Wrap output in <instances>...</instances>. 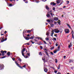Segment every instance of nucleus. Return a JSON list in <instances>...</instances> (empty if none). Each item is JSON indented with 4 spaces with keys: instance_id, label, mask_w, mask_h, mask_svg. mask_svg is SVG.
<instances>
[{
    "instance_id": "1",
    "label": "nucleus",
    "mask_w": 74,
    "mask_h": 74,
    "mask_svg": "<svg viewBox=\"0 0 74 74\" xmlns=\"http://www.w3.org/2000/svg\"><path fill=\"white\" fill-rule=\"evenodd\" d=\"M4 69V65L3 64H0V70H3Z\"/></svg>"
},
{
    "instance_id": "2",
    "label": "nucleus",
    "mask_w": 74,
    "mask_h": 74,
    "mask_svg": "<svg viewBox=\"0 0 74 74\" xmlns=\"http://www.w3.org/2000/svg\"><path fill=\"white\" fill-rule=\"evenodd\" d=\"M54 32L56 33H59V30L58 29H54Z\"/></svg>"
},
{
    "instance_id": "3",
    "label": "nucleus",
    "mask_w": 74,
    "mask_h": 74,
    "mask_svg": "<svg viewBox=\"0 0 74 74\" xmlns=\"http://www.w3.org/2000/svg\"><path fill=\"white\" fill-rule=\"evenodd\" d=\"M64 32L66 34L69 33V29H64Z\"/></svg>"
},
{
    "instance_id": "4",
    "label": "nucleus",
    "mask_w": 74,
    "mask_h": 74,
    "mask_svg": "<svg viewBox=\"0 0 74 74\" xmlns=\"http://www.w3.org/2000/svg\"><path fill=\"white\" fill-rule=\"evenodd\" d=\"M15 63L16 64V65L18 66V67H20L21 68V69H23V67H21V66H19V64L18 63H17V62H15Z\"/></svg>"
},
{
    "instance_id": "5",
    "label": "nucleus",
    "mask_w": 74,
    "mask_h": 74,
    "mask_svg": "<svg viewBox=\"0 0 74 74\" xmlns=\"http://www.w3.org/2000/svg\"><path fill=\"white\" fill-rule=\"evenodd\" d=\"M22 53V55L23 56V57L25 58H28V56H25V55H24V53Z\"/></svg>"
},
{
    "instance_id": "6",
    "label": "nucleus",
    "mask_w": 74,
    "mask_h": 74,
    "mask_svg": "<svg viewBox=\"0 0 74 74\" xmlns=\"http://www.w3.org/2000/svg\"><path fill=\"white\" fill-rule=\"evenodd\" d=\"M58 19V18L57 17H55L54 18V20L55 21H57Z\"/></svg>"
},
{
    "instance_id": "7",
    "label": "nucleus",
    "mask_w": 74,
    "mask_h": 74,
    "mask_svg": "<svg viewBox=\"0 0 74 74\" xmlns=\"http://www.w3.org/2000/svg\"><path fill=\"white\" fill-rule=\"evenodd\" d=\"M56 3L54 2H51L50 3L51 5H53L55 6L56 5Z\"/></svg>"
},
{
    "instance_id": "8",
    "label": "nucleus",
    "mask_w": 74,
    "mask_h": 74,
    "mask_svg": "<svg viewBox=\"0 0 74 74\" xmlns=\"http://www.w3.org/2000/svg\"><path fill=\"white\" fill-rule=\"evenodd\" d=\"M24 31L25 30H24L23 32V35L24 37H25L24 35H26V32Z\"/></svg>"
},
{
    "instance_id": "9",
    "label": "nucleus",
    "mask_w": 74,
    "mask_h": 74,
    "mask_svg": "<svg viewBox=\"0 0 74 74\" xmlns=\"http://www.w3.org/2000/svg\"><path fill=\"white\" fill-rule=\"evenodd\" d=\"M1 53L2 54V56H4L5 54H4V52L3 51H1Z\"/></svg>"
},
{
    "instance_id": "10",
    "label": "nucleus",
    "mask_w": 74,
    "mask_h": 74,
    "mask_svg": "<svg viewBox=\"0 0 74 74\" xmlns=\"http://www.w3.org/2000/svg\"><path fill=\"white\" fill-rule=\"evenodd\" d=\"M24 37V38H25V39L26 40H29V39H30V38H29L28 37L25 36Z\"/></svg>"
},
{
    "instance_id": "11",
    "label": "nucleus",
    "mask_w": 74,
    "mask_h": 74,
    "mask_svg": "<svg viewBox=\"0 0 74 74\" xmlns=\"http://www.w3.org/2000/svg\"><path fill=\"white\" fill-rule=\"evenodd\" d=\"M7 40V38H6L5 39V40L3 39V40H1V42H4V41H6V40Z\"/></svg>"
},
{
    "instance_id": "12",
    "label": "nucleus",
    "mask_w": 74,
    "mask_h": 74,
    "mask_svg": "<svg viewBox=\"0 0 74 74\" xmlns=\"http://www.w3.org/2000/svg\"><path fill=\"white\" fill-rule=\"evenodd\" d=\"M60 0H58L56 1V3L57 4V5L59 3H60Z\"/></svg>"
},
{
    "instance_id": "13",
    "label": "nucleus",
    "mask_w": 74,
    "mask_h": 74,
    "mask_svg": "<svg viewBox=\"0 0 74 74\" xmlns=\"http://www.w3.org/2000/svg\"><path fill=\"white\" fill-rule=\"evenodd\" d=\"M45 7L46 10H49V8L48 7V5H47Z\"/></svg>"
},
{
    "instance_id": "14",
    "label": "nucleus",
    "mask_w": 74,
    "mask_h": 74,
    "mask_svg": "<svg viewBox=\"0 0 74 74\" xmlns=\"http://www.w3.org/2000/svg\"><path fill=\"white\" fill-rule=\"evenodd\" d=\"M18 61H19V62H21V59L20 58H19L17 60V61H15L16 62H17V63H19L18 62Z\"/></svg>"
},
{
    "instance_id": "15",
    "label": "nucleus",
    "mask_w": 74,
    "mask_h": 74,
    "mask_svg": "<svg viewBox=\"0 0 74 74\" xmlns=\"http://www.w3.org/2000/svg\"><path fill=\"white\" fill-rule=\"evenodd\" d=\"M25 51V48H23V50L21 51V53H23Z\"/></svg>"
},
{
    "instance_id": "16",
    "label": "nucleus",
    "mask_w": 74,
    "mask_h": 74,
    "mask_svg": "<svg viewBox=\"0 0 74 74\" xmlns=\"http://www.w3.org/2000/svg\"><path fill=\"white\" fill-rule=\"evenodd\" d=\"M60 64H59L58 65V67H57V69L58 70H59L60 69Z\"/></svg>"
},
{
    "instance_id": "17",
    "label": "nucleus",
    "mask_w": 74,
    "mask_h": 74,
    "mask_svg": "<svg viewBox=\"0 0 74 74\" xmlns=\"http://www.w3.org/2000/svg\"><path fill=\"white\" fill-rule=\"evenodd\" d=\"M45 52L47 56H49V54H48V52L47 51H45Z\"/></svg>"
},
{
    "instance_id": "18",
    "label": "nucleus",
    "mask_w": 74,
    "mask_h": 74,
    "mask_svg": "<svg viewBox=\"0 0 74 74\" xmlns=\"http://www.w3.org/2000/svg\"><path fill=\"white\" fill-rule=\"evenodd\" d=\"M69 61L70 63H71V62H74V60H69Z\"/></svg>"
},
{
    "instance_id": "19",
    "label": "nucleus",
    "mask_w": 74,
    "mask_h": 74,
    "mask_svg": "<svg viewBox=\"0 0 74 74\" xmlns=\"http://www.w3.org/2000/svg\"><path fill=\"white\" fill-rule=\"evenodd\" d=\"M59 31L60 33H62V32H63V30H62V29H60L59 30Z\"/></svg>"
},
{
    "instance_id": "20",
    "label": "nucleus",
    "mask_w": 74,
    "mask_h": 74,
    "mask_svg": "<svg viewBox=\"0 0 74 74\" xmlns=\"http://www.w3.org/2000/svg\"><path fill=\"white\" fill-rule=\"evenodd\" d=\"M44 71H45V72H46V73H47L48 71V70L47 69H44Z\"/></svg>"
},
{
    "instance_id": "21",
    "label": "nucleus",
    "mask_w": 74,
    "mask_h": 74,
    "mask_svg": "<svg viewBox=\"0 0 74 74\" xmlns=\"http://www.w3.org/2000/svg\"><path fill=\"white\" fill-rule=\"evenodd\" d=\"M7 55H8V56H10V52H8L7 53Z\"/></svg>"
},
{
    "instance_id": "22",
    "label": "nucleus",
    "mask_w": 74,
    "mask_h": 74,
    "mask_svg": "<svg viewBox=\"0 0 74 74\" xmlns=\"http://www.w3.org/2000/svg\"><path fill=\"white\" fill-rule=\"evenodd\" d=\"M46 16L48 18V17H49V16H50V14H47Z\"/></svg>"
},
{
    "instance_id": "23",
    "label": "nucleus",
    "mask_w": 74,
    "mask_h": 74,
    "mask_svg": "<svg viewBox=\"0 0 74 74\" xmlns=\"http://www.w3.org/2000/svg\"><path fill=\"white\" fill-rule=\"evenodd\" d=\"M8 5L9 7H12V4L11 3L9 4V5Z\"/></svg>"
},
{
    "instance_id": "24",
    "label": "nucleus",
    "mask_w": 74,
    "mask_h": 74,
    "mask_svg": "<svg viewBox=\"0 0 74 74\" xmlns=\"http://www.w3.org/2000/svg\"><path fill=\"white\" fill-rule=\"evenodd\" d=\"M67 26H68L69 28H70V29H71V27H70V25L69 24H67Z\"/></svg>"
},
{
    "instance_id": "25",
    "label": "nucleus",
    "mask_w": 74,
    "mask_h": 74,
    "mask_svg": "<svg viewBox=\"0 0 74 74\" xmlns=\"http://www.w3.org/2000/svg\"><path fill=\"white\" fill-rule=\"evenodd\" d=\"M50 21L51 22V23H52V22H53V21H54L53 20H52V19H50Z\"/></svg>"
},
{
    "instance_id": "26",
    "label": "nucleus",
    "mask_w": 74,
    "mask_h": 74,
    "mask_svg": "<svg viewBox=\"0 0 74 74\" xmlns=\"http://www.w3.org/2000/svg\"><path fill=\"white\" fill-rule=\"evenodd\" d=\"M34 38V37L33 36H32L30 38V39L31 40H33Z\"/></svg>"
},
{
    "instance_id": "27",
    "label": "nucleus",
    "mask_w": 74,
    "mask_h": 74,
    "mask_svg": "<svg viewBox=\"0 0 74 74\" xmlns=\"http://www.w3.org/2000/svg\"><path fill=\"white\" fill-rule=\"evenodd\" d=\"M50 25L51 27H53L54 26L53 24H50Z\"/></svg>"
},
{
    "instance_id": "28",
    "label": "nucleus",
    "mask_w": 74,
    "mask_h": 74,
    "mask_svg": "<svg viewBox=\"0 0 74 74\" xmlns=\"http://www.w3.org/2000/svg\"><path fill=\"white\" fill-rule=\"evenodd\" d=\"M27 55L28 56H30V54L29 53H27Z\"/></svg>"
},
{
    "instance_id": "29",
    "label": "nucleus",
    "mask_w": 74,
    "mask_h": 74,
    "mask_svg": "<svg viewBox=\"0 0 74 74\" xmlns=\"http://www.w3.org/2000/svg\"><path fill=\"white\" fill-rule=\"evenodd\" d=\"M49 32H46V35H47V36H49Z\"/></svg>"
},
{
    "instance_id": "30",
    "label": "nucleus",
    "mask_w": 74,
    "mask_h": 74,
    "mask_svg": "<svg viewBox=\"0 0 74 74\" xmlns=\"http://www.w3.org/2000/svg\"><path fill=\"white\" fill-rule=\"evenodd\" d=\"M47 22H51V20L47 19Z\"/></svg>"
},
{
    "instance_id": "31",
    "label": "nucleus",
    "mask_w": 74,
    "mask_h": 74,
    "mask_svg": "<svg viewBox=\"0 0 74 74\" xmlns=\"http://www.w3.org/2000/svg\"><path fill=\"white\" fill-rule=\"evenodd\" d=\"M53 34H54V32H53V33H51V36H52H52H53Z\"/></svg>"
},
{
    "instance_id": "32",
    "label": "nucleus",
    "mask_w": 74,
    "mask_h": 74,
    "mask_svg": "<svg viewBox=\"0 0 74 74\" xmlns=\"http://www.w3.org/2000/svg\"><path fill=\"white\" fill-rule=\"evenodd\" d=\"M54 48V47L53 46L50 49L51 50H52V49H53Z\"/></svg>"
},
{
    "instance_id": "33",
    "label": "nucleus",
    "mask_w": 74,
    "mask_h": 74,
    "mask_svg": "<svg viewBox=\"0 0 74 74\" xmlns=\"http://www.w3.org/2000/svg\"><path fill=\"white\" fill-rule=\"evenodd\" d=\"M5 57H6V56L2 57V58H1V59H3V58H5Z\"/></svg>"
},
{
    "instance_id": "34",
    "label": "nucleus",
    "mask_w": 74,
    "mask_h": 74,
    "mask_svg": "<svg viewBox=\"0 0 74 74\" xmlns=\"http://www.w3.org/2000/svg\"><path fill=\"white\" fill-rule=\"evenodd\" d=\"M39 55H40V56H42V53H41V52H40L39 53Z\"/></svg>"
},
{
    "instance_id": "35",
    "label": "nucleus",
    "mask_w": 74,
    "mask_h": 74,
    "mask_svg": "<svg viewBox=\"0 0 74 74\" xmlns=\"http://www.w3.org/2000/svg\"><path fill=\"white\" fill-rule=\"evenodd\" d=\"M42 60H43V61H44L45 60V58L44 57H42Z\"/></svg>"
},
{
    "instance_id": "36",
    "label": "nucleus",
    "mask_w": 74,
    "mask_h": 74,
    "mask_svg": "<svg viewBox=\"0 0 74 74\" xmlns=\"http://www.w3.org/2000/svg\"><path fill=\"white\" fill-rule=\"evenodd\" d=\"M45 40H47V41H48V40H49V38H45Z\"/></svg>"
},
{
    "instance_id": "37",
    "label": "nucleus",
    "mask_w": 74,
    "mask_h": 74,
    "mask_svg": "<svg viewBox=\"0 0 74 74\" xmlns=\"http://www.w3.org/2000/svg\"><path fill=\"white\" fill-rule=\"evenodd\" d=\"M30 42H32V44H34V42H33V41L32 40H30Z\"/></svg>"
},
{
    "instance_id": "38",
    "label": "nucleus",
    "mask_w": 74,
    "mask_h": 74,
    "mask_svg": "<svg viewBox=\"0 0 74 74\" xmlns=\"http://www.w3.org/2000/svg\"><path fill=\"white\" fill-rule=\"evenodd\" d=\"M40 48L41 49H42V48H43V47H42V46H40Z\"/></svg>"
},
{
    "instance_id": "39",
    "label": "nucleus",
    "mask_w": 74,
    "mask_h": 74,
    "mask_svg": "<svg viewBox=\"0 0 74 74\" xmlns=\"http://www.w3.org/2000/svg\"><path fill=\"white\" fill-rule=\"evenodd\" d=\"M44 62H48V60H45L44 61Z\"/></svg>"
},
{
    "instance_id": "40",
    "label": "nucleus",
    "mask_w": 74,
    "mask_h": 74,
    "mask_svg": "<svg viewBox=\"0 0 74 74\" xmlns=\"http://www.w3.org/2000/svg\"><path fill=\"white\" fill-rule=\"evenodd\" d=\"M49 13L50 14V15H51L52 16H53V15H52V13H51L50 12H49Z\"/></svg>"
},
{
    "instance_id": "41",
    "label": "nucleus",
    "mask_w": 74,
    "mask_h": 74,
    "mask_svg": "<svg viewBox=\"0 0 74 74\" xmlns=\"http://www.w3.org/2000/svg\"><path fill=\"white\" fill-rule=\"evenodd\" d=\"M63 3V1H62V2H61V3H60V4L58 5H59V6L60 5H61V4H62Z\"/></svg>"
},
{
    "instance_id": "42",
    "label": "nucleus",
    "mask_w": 74,
    "mask_h": 74,
    "mask_svg": "<svg viewBox=\"0 0 74 74\" xmlns=\"http://www.w3.org/2000/svg\"><path fill=\"white\" fill-rule=\"evenodd\" d=\"M31 32V30H28L27 31V33H30Z\"/></svg>"
},
{
    "instance_id": "43",
    "label": "nucleus",
    "mask_w": 74,
    "mask_h": 74,
    "mask_svg": "<svg viewBox=\"0 0 74 74\" xmlns=\"http://www.w3.org/2000/svg\"><path fill=\"white\" fill-rule=\"evenodd\" d=\"M72 37L73 38V39H74V35H73V34H72Z\"/></svg>"
},
{
    "instance_id": "44",
    "label": "nucleus",
    "mask_w": 74,
    "mask_h": 74,
    "mask_svg": "<svg viewBox=\"0 0 74 74\" xmlns=\"http://www.w3.org/2000/svg\"><path fill=\"white\" fill-rule=\"evenodd\" d=\"M57 52V51H54L53 52H54V53H56Z\"/></svg>"
},
{
    "instance_id": "45",
    "label": "nucleus",
    "mask_w": 74,
    "mask_h": 74,
    "mask_svg": "<svg viewBox=\"0 0 74 74\" xmlns=\"http://www.w3.org/2000/svg\"><path fill=\"white\" fill-rule=\"evenodd\" d=\"M70 68L72 69V70H73L74 69V67L73 66L72 67H70Z\"/></svg>"
},
{
    "instance_id": "46",
    "label": "nucleus",
    "mask_w": 74,
    "mask_h": 74,
    "mask_svg": "<svg viewBox=\"0 0 74 74\" xmlns=\"http://www.w3.org/2000/svg\"><path fill=\"white\" fill-rule=\"evenodd\" d=\"M50 53H51V55H53V52H50Z\"/></svg>"
},
{
    "instance_id": "47",
    "label": "nucleus",
    "mask_w": 74,
    "mask_h": 74,
    "mask_svg": "<svg viewBox=\"0 0 74 74\" xmlns=\"http://www.w3.org/2000/svg\"><path fill=\"white\" fill-rule=\"evenodd\" d=\"M58 72V71H54V73H57V72Z\"/></svg>"
},
{
    "instance_id": "48",
    "label": "nucleus",
    "mask_w": 74,
    "mask_h": 74,
    "mask_svg": "<svg viewBox=\"0 0 74 74\" xmlns=\"http://www.w3.org/2000/svg\"><path fill=\"white\" fill-rule=\"evenodd\" d=\"M23 67H24V68H25L26 67V65H23Z\"/></svg>"
},
{
    "instance_id": "49",
    "label": "nucleus",
    "mask_w": 74,
    "mask_h": 74,
    "mask_svg": "<svg viewBox=\"0 0 74 74\" xmlns=\"http://www.w3.org/2000/svg\"><path fill=\"white\" fill-rule=\"evenodd\" d=\"M66 3H67V4H69V1H66Z\"/></svg>"
},
{
    "instance_id": "50",
    "label": "nucleus",
    "mask_w": 74,
    "mask_h": 74,
    "mask_svg": "<svg viewBox=\"0 0 74 74\" xmlns=\"http://www.w3.org/2000/svg\"><path fill=\"white\" fill-rule=\"evenodd\" d=\"M56 63H57V62H58V60H57V59H56V62H55Z\"/></svg>"
},
{
    "instance_id": "51",
    "label": "nucleus",
    "mask_w": 74,
    "mask_h": 74,
    "mask_svg": "<svg viewBox=\"0 0 74 74\" xmlns=\"http://www.w3.org/2000/svg\"><path fill=\"white\" fill-rule=\"evenodd\" d=\"M57 74H61V73H60V72H58Z\"/></svg>"
},
{
    "instance_id": "52",
    "label": "nucleus",
    "mask_w": 74,
    "mask_h": 74,
    "mask_svg": "<svg viewBox=\"0 0 74 74\" xmlns=\"http://www.w3.org/2000/svg\"><path fill=\"white\" fill-rule=\"evenodd\" d=\"M57 44H58V43H56V47H57L58 45Z\"/></svg>"
},
{
    "instance_id": "53",
    "label": "nucleus",
    "mask_w": 74,
    "mask_h": 74,
    "mask_svg": "<svg viewBox=\"0 0 74 74\" xmlns=\"http://www.w3.org/2000/svg\"><path fill=\"white\" fill-rule=\"evenodd\" d=\"M53 40H54L55 41H56V38H53Z\"/></svg>"
},
{
    "instance_id": "54",
    "label": "nucleus",
    "mask_w": 74,
    "mask_h": 74,
    "mask_svg": "<svg viewBox=\"0 0 74 74\" xmlns=\"http://www.w3.org/2000/svg\"><path fill=\"white\" fill-rule=\"evenodd\" d=\"M10 1H15V0H10Z\"/></svg>"
},
{
    "instance_id": "55",
    "label": "nucleus",
    "mask_w": 74,
    "mask_h": 74,
    "mask_svg": "<svg viewBox=\"0 0 74 74\" xmlns=\"http://www.w3.org/2000/svg\"><path fill=\"white\" fill-rule=\"evenodd\" d=\"M37 38H38V39L39 40L40 39H41V38H40L39 37H38Z\"/></svg>"
},
{
    "instance_id": "56",
    "label": "nucleus",
    "mask_w": 74,
    "mask_h": 74,
    "mask_svg": "<svg viewBox=\"0 0 74 74\" xmlns=\"http://www.w3.org/2000/svg\"><path fill=\"white\" fill-rule=\"evenodd\" d=\"M53 10H55V8L53 7Z\"/></svg>"
},
{
    "instance_id": "57",
    "label": "nucleus",
    "mask_w": 74,
    "mask_h": 74,
    "mask_svg": "<svg viewBox=\"0 0 74 74\" xmlns=\"http://www.w3.org/2000/svg\"><path fill=\"white\" fill-rule=\"evenodd\" d=\"M54 23L55 25H56V23H57V22H56V21H55Z\"/></svg>"
},
{
    "instance_id": "58",
    "label": "nucleus",
    "mask_w": 74,
    "mask_h": 74,
    "mask_svg": "<svg viewBox=\"0 0 74 74\" xmlns=\"http://www.w3.org/2000/svg\"><path fill=\"white\" fill-rule=\"evenodd\" d=\"M66 58V56H64V59H65Z\"/></svg>"
},
{
    "instance_id": "59",
    "label": "nucleus",
    "mask_w": 74,
    "mask_h": 74,
    "mask_svg": "<svg viewBox=\"0 0 74 74\" xmlns=\"http://www.w3.org/2000/svg\"><path fill=\"white\" fill-rule=\"evenodd\" d=\"M71 44H72V43L70 42V45H71V46H72V45H71Z\"/></svg>"
},
{
    "instance_id": "60",
    "label": "nucleus",
    "mask_w": 74,
    "mask_h": 74,
    "mask_svg": "<svg viewBox=\"0 0 74 74\" xmlns=\"http://www.w3.org/2000/svg\"><path fill=\"white\" fill-rule=\"evenodd\" d=\"M58 24H60V22H59V21H58Z\"/></svg>"
},
{
    "instance_id": "61",
    "label": "nucleus",
    "mask_w": 74,
    "mask_h": 74,
    "mask_svg": "<svg viewBox=\"0 0 74 74\" xmlns=\"http://www.w3.org/2000/svg\"><path fill=\"white\" fill-rule=\"evenodd\" d=\"M44 44H47V43H46V42L45 41H44Z\"/></svg>"
},
{
    "instance_id": "62",
    "label": "nucleus",
    "mask_w": 74,
    "mask_h": 74,
    "mask_svg": "<svg viewBox=\"0 0 74 74\" xmlns=\"http://www.w3.org/2000/svg\"><path fill=\"white\" fill-rule=\"evenodd\" d=\"M71 47V46L70 45H69V48H70Z\"/></svg>"
},
{
    "instance_id": "63",
    "label": "nucleus",
    "mask_w": 74,
    "mask_h": 74,
    "mask_svg": "<svg viewBox=\"0 0 74 74\" xmlns=\"http://www.w3.org/2000/svg\"><path fill=\"white\" fill-rule=\"evenodd\" d=\"M12 59L14 61L15 60V58H12Z\"/></svg>"
},
{
    "instance_id": "64",
    "label": "nucleus",
    "mask_w": 74,
    "mask_h": 74,
    "mask_svg": "<svg viewBox=\"0 0 74 74\" xmlns=\"http://www.w3.org/2000/svg\"><path fill=\"white\" fill-rule=\"evenodd\" d=\"M72 34H74V31H72Z\"/></svg>"
}]
</instances>
